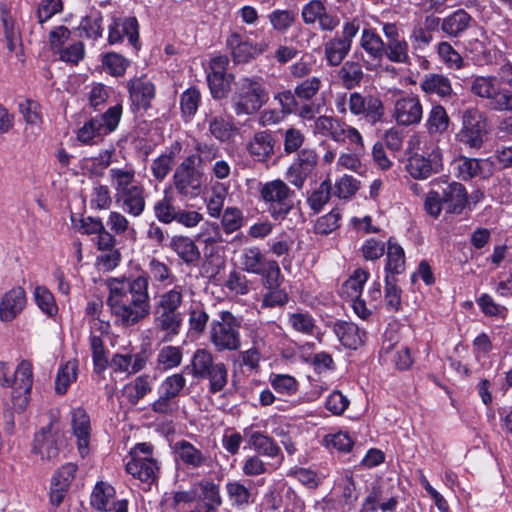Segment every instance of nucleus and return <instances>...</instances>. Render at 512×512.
Listing matches in <instances>:
<instances>
[{"instance_id":"obj_46","label":"nucleus","mask_w":512,"mask_h":512,"mask_svg":"<svg viewBox=\"0 0 512 512\" xmlns=\"http://www.w3.org/2000/svg\"><path fill=\"white\" fill-rule=\"evenodd\" d=\"M154 215L156 219L164 224H171L174 222L178 208L174 206V199L172 195L167 194L162 199L154 204Z\"/></svg>"},{"instance_id":"obj_35","label":"nucleus","mask_w":512,"mask_h":512,"mask_svg":"<svg viewBox=\"0 0 512 512\" xmlns=\"http://www.w3.org/2000/svg\"><path fill=\"white\" fill-rule=\"evenodd\" d=\"M474 23L469 13L464 9H458L442 20L441 30L450 37H460Z\"/></svg>"},{"instance_id":"obj_55","label":"nucleus","mask_w":512,"mask_h":512,"mask_svg":"<svg viewBox=\"0 0 512 512\" xmlns=\"http://www.w3.org/2000/svg\"><path fill=\"white\" fill-rule=\"evenodd\" d=\"M33 295L37 306L42 310V312L48 316H53L57 313L58 308L54 297L46 287L36 286L34 288Z\"/></svg>"},{"instance_id":"obj_8","label":"nucleus","mask_w":512,"mask_h":512,"mask_svg":"<svg viewBox=\"0 0 512 512\" xmlns=\"http://www.w3.org/2000/svg\"><path fill=\"white\" fill-rule=\"evenodd\" d=\"M314 135L331 138L337 143H344L346 140L355 146V150L363 148V139L360 132L339 120L338 118L321 115L318 116L313 124Z\"/></svg>"},{"instance_id":"obj_28","label":"nucleus","mask_w":512,"mask_h":512,"mask_svg":"<svg viewBox=\"0 0 512 512\" xmlns=\"http://www.w3.org/2000/svg\"><path fill=\"white\" fill-rule=\"evenodd\" d=\"M275 139L270 131H258L247 144L249 155L258 162H266L275 153Z\"/></svg>"},{"instance_id":"obj_13","label":"nucleus","mask_w":512,"mask_h":512,"mask_svg":"<svg viewBox=\"0 0 512 512\" xmlns=\"http://www.w3.org/2000/svg\"><path fill=\"white\" fill-rule=\"evenodd\" d=\"M122 106L110 107L104 114L86 122L78 131V140L89 143L95 137L104 136L114 131L121 119Z\"/></svg>"},{"instance_id":"obj_62","label":"nucleus","mask_w":512,"mask_h":512,"mask_svg":"<svg viewBox=\"0 0 512 512\" xmlns=\"http://www.w3.org/2000/svg\"><path fill=\"white\" fill-rule=\"evenodd\" d=\"M226 189L222 184L212 188V194L207 201V212L213 218H219L224 206Z\"/></svg>"},{"instance_id":"obj_50","label":"nucleus","mask_w":512,"mask_h":512,"mask_svg":"<svg viewBox=\"0 0 512 512\" xmlns=\"http://www.w3.org/2000/svg\"><path fill=\"white\" fill-rule=\"evenodd\" d=\"M129 401L136 404L145 395L151 392V379L148 375L138 376L132 383H129L124 388Z\"/></svg>"},{"instance_id":"obj_11","label":"nucleus","mask_w":512,"mask_h":512,"mask_svg":"<svg viewBox=\"0 0 512 512\" xmlns=\"http://www.w3.org/2000/svg\"><path fill=\"white\" fill-rule=\"evenodd\" d=\"M488 133L487 118L483 112L470 108L462 114V127L457 134L460 142L470 148H480Z\"/></svg>"},{"instance_id":"obj_24","label":"nucleus","mask_w":512,"mask_h":512,"mask_svg":"<svg viewBox=\"0 0 512 512\" xmlns=\"http://www.w3.org/2000/svg\"><path fill=\"white\" fill-rule=\"evenodd\" d=\"M128 37L131 45L136 47L139 41V25L135 17L115 18L109 26L108 42L113 45Z\"/></svg>"},{"instance_id":"obj_20","label":"nucleus","mask_w":512,"mask_h":512,"mask_svg":"<svg viewBox=\"0 0 512 512\" xmlns=\"http://www.w3.org/2000/svg\"><path fill=\"white\" fill-rule=\"evenodd\" d=\"M271 37L265 36L260 42L252 43L249 40L242 41L238 34H233L228 40L232 48V55L236 62H248L251 59L266 52L271 43Z\"/></svg>"},{"instance_id":"obj_39","label":"nucleus","mask_w":512,"mask_h":512,"mask_svg":"<svg viewBox=\"0 0 512 512\" xmlns=\"http://www.w3.org/2000/svg\"><path fill=\"white\" fill-rule=\"evenodd\" d=\"M420 87L426 94H436L441 98L450 97L453 92L449 78L436 73L426 75Z\"/></svg>"},{"instance_id":"obj_33","label":"nucleus","mask_w":512,"mask_h":512,"mask_svg":"<svg viewBox=\"0 0 512 512\" xmlns=\"http://www.w3.org/2000/svg\"><path fill=\"white\" fill-rule=\"evenodd\" d=\"M72 430L77 438V445L80 454L84 457L88 453L91 435L90 418L83 408H76L72 411Z\"/></svg>"},{"instance_id":"obj_40","label":"nucleus","mask_w":512,"mask_h":512,"mask_svg":"<svg viewBox=\"0 0 512 512\" xmlns=\"http://www.w3.org/2000/svg\"><path fill=\"white\" fill-rule=\"evenodd\" d=\"M267 260L258 247H246L240 255L241 268L252 274L263 273V268L268 264Z\"/></svg>"},{"instance_id":"obj_2","label":"nucleus","mask_w":512,"mask_h":512,"mask_svg":"<svg viewBox=\"0 0 512 512\" xmlns=\"http://www.w3.org/2000/svg\"><path fill=\"white\" fill-rule=\"evenodd\" d=\"M109 179L116 205L127 215L140 217L146 208L145 188L137 181L134 167L111 168Z\"/></svg>"},{"instance_id":"obj_10","label":"nucleus","mask_w":512,"mask_h":512,"mask_svg":"<svg viewBox=\"0 0 512 512\" xmlns=\"http://www.w3.org/2000/svg\"><path fill=\"white\" fill-rule=\"evenodd\" d=\"M359 29L358 21L345 22L341 34H336L324 43V55L329 66L336 67L342 63L350 52L353 38Z\"/></svg>"},{"instance_id":"obj_42","label":"nucleus","mask_w":512,"mask_h":512,"mask_svg":"<svg viewBox=\"0 0 512 512\" xmlns=\"http://www.w3.org/2000/svg\"><path fill=\"white\" fill-rule=\"evenodd\" d=\"M338 76L347 89L358 86L364 76L362 67L357 61H346L338 72Z\"/></svg>"},{"instance_id":"obj_44","label":"nucleus","mask_w":512,"mask_h":512,"mask_svg":"<svg viewBox=\"0 0 512 512\" xmlns=\"http://www.w3.org/2000/svg\"><path fill=\"white\" fill-rule=\"evenodd\" d=\"M360 45L373 58H380L384 55L385 43L373 29L362 31Z\"/></svg>"},{"instance_id":"obj_5","label":"nucleus","mask_w":512,"mask_h":512,"mask_svg":"<svg viewBox=\"0 0 512 512\" xmlns=\"http://www.w3.org/2000/svg\"><path fill=\"white\" fill-rule=\"evenodd\" d=\"M258 192L270 216L276 221L285 219L294 207L296 193L280 178L260 183Z\"/></svg>"},{"instance_id":"obj_58","label":"nucleus","mask_w":512,"mask_h":512,"mask_svg":"<svg viewBox=\"0 0 512 512\" xmlns=\"http://www.w3.org/2000/svg\"><path fill=\"white\" fill-rule=\"evenodd\" d=\"M322 86V79L318 76L307 78L295 86L297 98L305 101L313 99Z\"/></svg>"},{"instance_id":"obj_14","label":"nucleus","mask_w":512,"mask_h":512,"mask_svg":"<svg viewBox=\"0 0 512 512\" xmlns=\"http://www.w3.org/2000/svg\"><path fill=\"white\" fill-rule=\"evenodd\" d=\"M442 169V153L439 147L432 145L420 153H413L409 156L406 164V170L414 179L424 180L431 175L440 172Z\"/></svg>"},{"instance_id":"obj_21","label":"nucleus","mask_w":512,"mask_h":512,"mask_svg":"<svg viewBox=\"0 0 512 512\" xmlns=\"http://www.w3.org/2000/svg\"><path fill=\"white\" fill-rule=\"evenodd\" d=\"M127 500L115 502V489L104 482L97 483L91 494V505L99 511L127 512Z\"/></svg>"},{"instance_id":"obj_1","label":"nucleus","mask_w":512,"mask_h":512,"mask_svg":"<svg viewBox=\"0 0 512 512\" xmlns=\"http://www.w3.org/2000/svg\"><path fill=\"white\" fill-rule=\"evenodd\" d=\"M106 304L116 325H137L151 313L149 283L144 276H121L107 280Z\"/></svg>"},{"instance_id":"obj_54","label":"nucleus","mask_w":512,"mask_h":512,"mask_svg":"<svg viewBox=\"0 0 512 512\" xmlns=\"http://www.w3.org/2000/svg\"><path fill=\"white\" fill-rule=\"evenodd\" d=\"M102 64L110 75L119 77L125 74L130 61L118 53L110 52L103 56Z\"/></svg>"},{"instance_id":"obj_25","label":"nucleus","mask_w":512,"mask_h":512,"mask_svg":"<svg viewBox=\"0 0 512 512\" xmlns=\"http://www.w3.org/2000/svg\"><path fill=\"white\" fill-rule=\"evenodd\" d=\"M380 358L385 362H391L399 370H406L413 363L410 349L399 345L397 341H394V337L383 340Z\"/></svg>"},{"instance_id":"obj_32","label":"nucleus","mask_w":512,"mask_h":512,"mask_svg":"<svg viewBox=\"0 0 512 512\" xmlns=\"http://www.w3.org/2000/svg\"><path fill=\"white\" fill-rule=\"evenodd\" d=\"M169 248L187 266L196 265L201 258L198 246L188 236L174 235L170 240Z\"/></svg>"},{"instance_id":"obj_45","label":"nucleus","mask_w":512,"mask_h":512,"mask_svg":"<svg viewBox=\"0 0 512 512\" xmlns=\"http://www.w3.org/2000/svg\"><path fill=\"white\" fill-rule=\"evenodd\" d=\"M315 172L299 161L293 160V162L287 167L285 171V179L293 187L302 189L306 180L310 178Z\"/></svg>"},{"instance_id":"obj_18","label":"nucleus","mask_w":512,"mask_h":512,"mask_svg":"<svg viewBox=\"0 0 512 512\" xmlns=\"http://www.w3.org/2000/svg\"><path fill=\"white\" fill-rule=\"evenodd\" d=\"M301 16L303 22L307 25L318 23V27L323 32H332L340 24L337 15L327 11L326 6L320 0H311L302 8Z\"/></svg>"},{"instance_id":"obj_3","label":"nucleus","mask_w":512,"mask_h":512,"mask_svg":"<svg viewBox=\"0 0 512 512\" xmlns=\"http://www.w3.org/2000/svg\"><path fill=\"white\" fill-rule=\"evenodd\" d=\"M184 301V286L174 285L159 294L154 307L155 327L171 341L180 333L183 317L179 311Z\"/></svg>"},{"instance_id":"obj_34","label":"nucleus","mask_w":512,"mask_h":512,"mask_svg":"<svg viewBox=\"0 0 512 512\" xmlns=\"http://www.w3.org/2000/svg\"><path fill=\"white\" fill-rule=\"evenodd\" d=\"M205 122L208 124L210 135L220 142H229L238 132L232 117L206 114Z\"/></svg>"},{"instance_id":"obj_60","label":"nucleus","mask_w":512,"mask_h":512,"mask_svg":"<svg viewBox=\"0 0 512 512\" xmlns=\"http://www.w3.org/2000/svg\"><path fill=\"white\" fill-rule=\"evenodd\" d=\"M243 225V213L237 207H227L221 219V226L225 233L231 234Z\"/></svg>"},{"instance_id":"obj_64","label":"nucleus","mask_w":512,"mask_h":512,"mask_svg":"<svg viewBox=\"0 0 512 512\" xmlns=\"http://www.w3.org/2000/svg\"><path fill=\"white\" fill-rule=\"evenodd\" d=\"M441 60L452 69H460L463 66L461 55L448 42H441L437 49Z\"/></svg>"},{"instance_id":"obj_12","label":"nucleus","mask_w":512,"mask_h":512,"mask_svg":"<svg viewBox=\"0 0 512 512\" xmlns=\"http://www.w3.org/2000/svg\"><path fill=\"white\" fill-rule=\"evenodd\" d=\"M197 156L189 155L175 169L173 184L177 192L186 197L200 194L202 173L196 167Z\"/></svg>"},{"instance_id":"obj_9","label":"nucleus","mask_w":512,"mask_h":512,"mask_svg":"<svg viewBox=\"0 0 512 512\" xmlns=\"http://www.w3.org/2000/svg\"><path fill=\"white\" fill-rule=\"evenodd\" d=\"M240 324L229 311L221 313V321L212 323L210 340L218 352L236 351L241 347Z\"/></svg>"},{"instance_id":"obj_31","label":"nucleus","mask_w":512,"mask_h":512,"mask_svg":"<svg viewBox=\"0 0 512 512\" xmlns=\"http://www.w3.org/2000/svg\"><path fill=\"white\" fill-rule=\"evenodd\" d=\"M440 192L446 213L460 214L464 210L468 197L466 189L462 184L452 182L442 187Z\"/></svg>"},{"instance_id":"obj_59","label":"nucleus","mask_w":512,"mask_h":512,"mask_svg":"<svg viewBox=\"0 0 512 512\" xmlns=\"http://www.w3.org/2000/svg\"><path fill=\"white\" fill-rule=\"evenodd\" d=\"M332 191V185L329 179L324 180L319 187L312 192L308 198L309 206L315 212H319L329 201Z\"/></svg>"},{"instance_id":"obj_36","label":"nucleus","mask_w":512,"mask_h":512,"mask_svg":"<svg viewBox=\"0 0 512 512\" xmlns=\"http://www.w3.org/2000/svg\"><path fill=\"white\" fill-rule=\"evenodd\" d=\"M334 332L342 345L349 349H357L364 343L366 333L352 322L339 321L334 325Z\"/></svg>"},{"instance_id":"obj_63","label":"nucleus","mask_w":512,"mask_h":512,"mask_svg":"<svg viewBox=\"0 0 512 512\" xmlns=\"http://www.w3.org/2000/svg\"><path fill=\"white\" fill-rule=\"evenodd\" d=\"M209 315L201 305H193L189 311V327L195 334H201L206 329Z\"/></svg>"},{"instance_id":"obj_57","label":"nucleus","mask_w":512,"mask_h":512,"mask_svg":"<svg viewBox=\"0 0 512 512\" xmlns=\"http://www.w3.org/2000/svg\"><path fill=\"white\" fill-rule=\"evenodd\" d=\"M258 275L262 276V285L264 289L281 287L284 279L278 263L274 260H270L263 268V273H259Z\"/></svg>"},{"instance_id":"obj_61","label":"nucleus","mask_w":512,"mask_h":512,"mask_svg":"<svg viewBox=\"0 0 512 512\" xmlns=\"http://www.w3.org/2000/svg\"><path fill=\"white\" fill-rule=\"evenodd\" d=\"M200 92L194 87L188 88L184 91L180 98V107L183 115L192 117L198 110L200 102Z\"/></svg>"},{"instance_id":"obj_6","label":"nucleus","mask_w":512,"mask_h":512,"mask_svg":"<svg viewBox=\"0 0 512 512\" xmlns=\"http://www.w3.org/2000/svg\"><path fill=\"white\" fill-rule=\"evenodd\" d=\"M191 373L195 378L207 379L209 392L216 394L228 383V369L223 362H217L207 349H197L191 359Z\"/></svg>"},{"instance_id":"obj_29","label":"nucleus","mask_w":512,"mask_h":512,"mask_svg":"<svg viewBox=\"0 0 512 512\" xmlns=\"http://www.w3.org/2000/svg\"><path fill=\"white\" fill-rule=\"evenodd\" d=\"M244 437L248 438L249 444L259 454L269 458L279 457L278 463L283 460L281 449L270 436L260 432L253 431L250 427L243 430Z\"/></svg>"},{"instance_id":"obj_4","label":"nucleus","mask_w":512,"mask_h":512,"mask_svg":"<svg viewBox=\"0 0 512 512\" xmlns=\"http://www.w3.org/2000/svg\"><path fill=\"white\" fill-rule=\"evenodd\" d=\"M268 99V92L260 80L242 77L234 82L231 107L237 116L257 113Z\"/></svg>"},{"instance_id":"obj_43","label":"nucleus","mask_w":512,"mask_h":512,"mask_svg":"<svg viewBox=\"0 0 512 512\" xmlns=\"http://www.w3.org/2000/svg\"><path fill=\"white\" fill-rule=\"evenodd\" d=\"M78 364L75 360L62 365L55 379V390L58 394H65L68 387L77 379Z\"/></svg>"},{"instance_id":"obj_47","label":"nucleus","mask_w":512,"mask_h":512,"mask_svg":"<svg viewBox=\"0 0 512 512\" xmlns=\"http://www.w3.org/2000/svg\"><path fill=\"white\" fill-rule=\"evenodd\" d=\"M449 116L441 105H435L429 112L426 127L430 134H441L449 126Z\"/></svg>"},{"instance_id":"obj_23","label":"nucleus","mask_w":512,"mask_h":512,"mask_svg":"<svg viewBox=\"0 0 512 512\" xmlns=\"http://www.w3.org/2000/svg\"><path fill=\"white\" fill-rule=\"evenodd\" d=\"M129 97L134 110L148 109L155 97L154 84L145 77L134 78L127 82Z\"/></svg>"},{"instance_id":"obj_15","label":"nucleus","mask_w":512,"mask_h":512,"mask_svg":"<svg viewBox=\"0 0 512 512\" xmlns=\"http://www.w3.org/2000/svg\"><path fill=\"white\" fill-rule=\"evenodd\" d=\"M62 440L63 434L50 423L35 434L32 452L39 455L42 461H54L59 455Z\"/></svg>"},{"instance_id":"obj_41","label":"nucleus","mask_w":512,"mask_h":512,"mask_svg":"<svg viewBox=\"0 0 512 512\" xmlns=\"http://www.w3.org/2000/svg\"><path fill=\"white\" fill-rule=\"evenodd\" d=\"M405 270V253L403 248L393 241L388 240L387 245V262L385 265L386 275L395 276L401 274Z\"/></svg>"},{"instance_id":"obj_52","label":"nucleus","mask_w":512,"mask_h":512,"mask_svg":"<svg viewBox=\"0 0 512 512\" xmlns=\"http://www.w3.org/2000/svg\"><path fill=\"white\" fill-rule=\"evenodd\" d=\"M269 383L278 394L284 396L294 395L299 387L296 378L288 374H271Z\"/></svg>"},{"instance_id":"obj_22","label":"nucleus","mask_w":512,"mask_h":512,"mask_svg":"<svg viewBox=\"0 0 512 512\" xmlns=\"http://www.w3.org/2000/svg\"><path fill=\"white\" fill-rule=\"evenodd\" d=\"M125 470L133 478L151 485L157 480L159 467L151 456H133L125 464Z\"/></svg>"},{"instance_id":"obj_19","label":"nucleus","mask_w":512,"mask_h":512,"mask_svg":"<svg viewBox=\"0 0 512 512\" xmlns=\"http://www.w3.org/2000/svg\"><path fill=\"white\" fill-rule=\"evenodd\" d=\"M423 108L416 95H403L394 103L393 117L399 125L410 126L420 123Z\"/></svg>"},{"instance_id":"obj_48","label":"nucleus","mask_w":512,"mask_h":512,"mask_svg":"<svg viewBox=\"0 0 512 512\" xmlns=\"http://www.w3.org/2000/svg\"><path fill=\"white\" fill-rule=\"evenodd\" d=\"M408 52L409 45L404 38L385 43L384 54L391 62L410 64V56Z\"/></svg>"},{"instance_id":"obj_30","label":"nucleus","mask_w":512,"mask_h":512,"mask_svg":"<svg viewBox=\"0 0 512 512\" xmlns=\"http://www.w3.org/2000/svg\"><path fill=\"white\" fill-rule=\"evenodd\" d=\"M176 461L191 469H198L207 464L209 457L187 440L177 441L173 446Z\"/></svg>"},{"instance_id":"obj_49","label":"nucleus","mask_w":512,"mask_h":512,"mask_svg":"<svg viewBox=\"0 0 512 512\" xmlns=\"http://www.w3.org/2000/svg\"><path fill=\"white\" fill-rule=\"evenodd\" d=\"M369 278V272L364 269H356L353 274L344 282L343 293L350 299L360 297L363 286Z\"/></svg>"},{"instance_id":"obj_53","label":"nucleus","mask_w":512,"mask_h":512,"mask_svg":"<svg viewBox=\"0 0 512 512\" xmlns=\"http://www.w3.org/2000/svg\"><path fill=\"white\" fill-rule=\"evenodd\" d=\"M182 350L180 347L164 346L157 355V367L160 370L173 369L181 364Z\"/></svg>"},{"instance_id":"obj_16","label":"nucleus","mask_w":512,"mask_h":512,"mask_svg":"<svg viewBox=\"0 0 512 512\" xmlns=\"http://www.w3.org/2000/svg\"><path fill=\"white\" fill-rule=\"evenodd\" d=\"M348 109L351 114L363 116L371 124L380 122L384 116V105L378 97L364 96L359 92L349 94Z\"/></svg>"},{"instance_id":"obj_26","label":"nucleus","mask_w":512,"mask_h":512,"mask_svg":"<svg viewBox=\"0 0 512 512\" xmlns=\"http://www.w3.org/2000/svg\"><path fill=\"white\" fill-rule=\"evenodd\" d=\"M27 302L25 290L14 287L7 291L0 300V320L10 322L25 308Z\"/></svg>"},{"instance_id":"obj_51","label":"nucleus","mask_w":512,"mask_h":512,"mask_svg":"<svg viewBox=\"0 0 512 512\" xmlns=\"http://www.w3.org/2000/svg\"><path fill=\"white\" fill-rule=\"evenodd\" d=\"M282 137L283 150L287 155L299 152L306 140L305 133L301 129L294 126H290L289 128L283 130Z\"/></svg>"},{"instance_id":"obj_38","label":"nucleus","mask_w":512,"mask_h":512,"mask_svg":"<svg viewBox=\"0 0 512 512\" xmlns=\"http://www.w3.org/2000/svg\"><path fill=\"white\" fill-rule=\"evenodd\" d=\"M225 490L230 503L236 507H246L254 502L255 493L251 486L240 480L228 481Z\"/></svg>"},{"instance_id":"obj_37","label":"nucleus","mask_w":512,"mask_h":512,"mask_svg":"<svg viewBox=\"0 0 512 512\" xmlns=\"http://www.w3.org/2000/svg\"><path fill=\"white\" fill-rule=\"evenodd\" d=\"M198 487L203 496L204 502L195 506L189 512H218L222 505L219 485L212 481H201Z\"/></svg>"},{"instance_id":"obj_27","label":"nucleus","mask_w":512,"mask_h":512,"mask_svg":"<svg viewBox=\"0 0 512 512\" xmlns=\"http://www.w3.org/2000/svg\"><path fill=\"white\" fill-rule=\"evenodd\" d=\"M138 276H144L147 282L150 284V280L159 287L166 288L168 286L177 285V276L174 274L172 268L164 261L152 257L147 264L146 272L139 274Z\"/></svg>"},{"instance_id":"obj_17","label":"nucleus","mask_w":512,"mask_h":512,"mask_svg":"<svg viewBox=\"0 0 512 512\" xmlns=\"http://www.w3.org/2000/svg\"><path fill=\"white\" fill-rule=\"evenodd\" d=\"M33 384L32 364L23 360L14 373L12 403L15 410L23 411L29 401Z\"/></svg>"},{"instance_id":"obj_7","label":"nucleus","mask_w":512,"mask_h":512,"mask_svg":"<svg viewBox=\"0 0 512 512\" xmlns=\"http://www.w3.org/2000/svg\"><path fill=\"white\" fill-rule=\"evenodd\" d=\"M473 95L486 100V107L496 112H512V91L495 76H476L470 86Z\"/></svg>"},{"instance_id":"obj_56","label":"nucleus","mask_w":512,"mask_h":512,"mask_svg":"<svg viewBox=\"0 0 512 512\" xmlns=\"http://www.w3.org/2000/svg\"><path fill=\"white\" fill-rule=\"evenodd\" d=\"M385 305L389 311H397L401 306V289L393 276L385 277Z\"/></svg>"}]
</instances>
